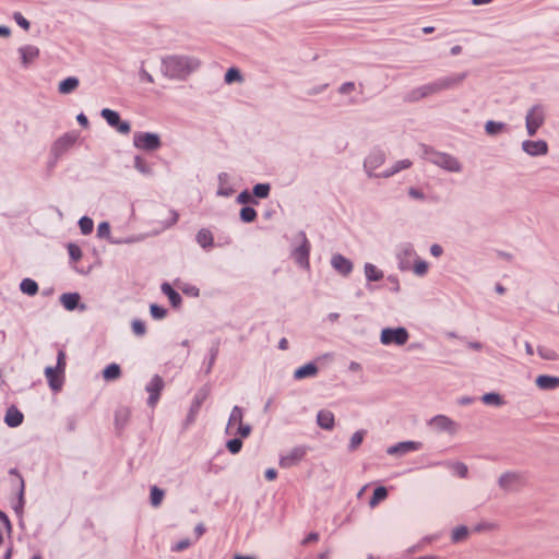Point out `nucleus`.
Listing matches in <instances>:
<instances>
[{
    "instance_id": "obj_1",
    "label": "nucleus",
    "mask_w": 559,
    "mask_h": 559,
    "mask_svg": "<svg viewBox=\"0 0 559 559\" xmlns=\"http://www.w3.org/2000/svg\"><path fill=\"white\" fill-rule=\"evenodd\" d=\"M67 366V356L63 350L58 352L57 365L56 367H47L45 369V376L47 378L49 388L58 392L62 389L64 383V372Z\"/></svg>"
},
{
    "instance_id": "obj_2",
    "label": "nucleus",
    "mask_w": 559,
    "mask_h": 559,
    "mask_svg": "<svg viewBox=\"0 0 559 559\" xmlns=\"http://www.w3.org/2000/svg\"><path fill=\"white\" fill-rule=\"evenodd\" d=\"M425 153H426L427 159L430 163H432L448 171H453V173L461 171V168H462L461 164L455 157H453L447 153L428 151V150H426Z\"/></svg>"
},
{
    "instance_id": "obj_3",
    "label": "nucleus",
    "mask_w": 559,
    "mask_h": 559,
    "mask_svg": "<svg viewBox=\"0 0 559 559\" xmlns=\"http://www.w3.org/2000/svg\"><path fill=\"white\" fill-rule=\"evenodd\" d=\"M199 66L200 61L190 57H171L167 60L168 69L173 70L177 75L188 74Z\"/></svg>"
},
{
    "instance_id": "obj_4",
    "label": "nucleus",
    "mask_w": 559,
    "mask_h": 559,
    "mask_svg": "<svg viewBox=\"0 0 559 559\" xmlns=\"http://www.w3.org/2000/svg\"><path fill=\"white\" fill-rule=\"evenodd\" d=\"M408 332L405 328H396V329H383L381 331L380 341L383 345H404L408 341Z\"/></svg>"
},
{
    "instance_id": "obj_5",
    "label": "nucleus",
    "mask_w": 559,
    "mask_h": 559,
    "mask_svg": "<svg viewBox=\"0 0 559 559\" xmlns=\"http://www.w3.org/2000/svg\"><path fill=\"white\" fill-rule=\"evenodd\" d=\"M526 130L530 136L536 134L537 130L544 124L545 110L542 106L532 107L526 115Z\"/></svg>"
},
{
    "instance_id": "obj_6",
    "label": "nucleus",
    "mask_w": 559,
    "mask_h": 559,
    "mask_svg": "<svg viewBox=\"0 0 559 559\" xmlns=\"http://www.w3.org/2000/svg\"><path fill=\"white\" fill-rule=\"evenodd\" d=\"M133 144L140 150L155 151L160 147V139L155 133L139 132L133 136Z\"/></svg>"
},
{
    "instance_id": "obj_7",
    "label": "nucleus",
    "mask_w": 559,
    "mask_h": 559,
    "mask_svg": "<svg viewBox=\"0 0 559 559\" xmlns=\"http://www.w3.org/2000/svg\"><path fill=\"white\" fill-rule=\"evenodd\" d=\"M307 452L308 449L304 445L293 448L286 454L282 455L280 466L282 468H290L299 464L306 456Z\"/></svg>"
},
{
    "instance_id": "obj_8",
    "label": "nucleus",
    "mask_w": 559,
    "mask_h": 559,
    "mask_svg": "<svg viewBox=\"0 0 559 559\" xmlns=\"http://www.w3.org/2000/svg\"><path fill=\"white\" fill-rule=\"evenodd\" d=\"M102 117L106 120V122L115 128L118 132L122 134H128L131 130L130 123L127 121H121L120 116L117 111L111 110L109 108H105L100 112Z\"/></svg>"
},
{
    "instance_id": "obj_9",
    "label": "nucleus",
    "mask_w": 559,
    "mask_h": 559,
    "mask_svg": "<svg viewBox=\"0 0 559 559\" xmlns=\"http://www.w3.org/2000/svg\"><path fill=\"white\" fill-rule=\"evenodd\" d=\"M439 93L437 82H431L419 87H416L407 93L405 99L407 102H418L425 97Z\"/></svg>"
},
{
    "instance_id": "obj_10",
    "label": "nucleus",
    "mask_w": 559,
    "mask_h": 559,
    "mask_svg": "<svg viewBox=\"0 0 559 559\" xmlns=\"http://www.w3.org/2000/svg\"><path fill=\"white\" fill-rule=\"evenodd\" d=\"M163 388L164 381L159 376H154L146 385V391L150 393L148 404L151 406H155L158 402Z\"/></svg>"
},
{
    "instance_id": "obj_11",
    "label": "nucleus",
    "mask_w": 559,
    "mask_h": 559,
    "mask_svg": "<svg viewBox=\"0 0 559 559\" xmlns=\"http://www.w3.org/2000/svg\"><path fill=\"white\" fill-rule=\"evenodd\" d=\"M332 267L343 276H347L353 271V263L350 260L340 253H335L331 258Z\"/></svg>"
},
{
    "instance_id": "obj_12",
    "label": "nucleus",
    "mask_w": 559,
    "mask_h": 559,
    "mask_svg": "<svg viewBox=\"0 0 559 559\" xmlns=\"http://www.w3.org/2000/svg\"><path fill=\"white\" fill-rule=\"evenodd\" d=\"M523 151L531 156L546 155L548 145L545 141H524L522 143Z\"/></svg>"
},
{
    "instance_id": "obj_13",
    "label": "nucleus",
    "mask_w": 559,
    "mask_h": 559,
    "mask_svg": "<svg viewBox=\"0 0 559 559\" xmlns=\"http://www.w3.org/2000/svg\"><path fill=\"white\" fill-rule=\"evenodd\" d=\"M421 448L420 442L416 441H404L400 442L395 445H392L388 449V454L395 455V454H405L408 452L417 451Z\"/></svg>"
},
{
    "instance_id": "obj_14",
    "label": "nucleus",
    "mask_w": 559,
    "mask_h": 559,
    "mask_svg": "<svg viewBox=\"0 0 559 559\" xmlns=\"http://www.w3.org/2000/svg\"><path fill=\"white\" fill-rule=\"evenodd\" d=\"M465 79V73H459V74H452L445 78H441L439 80H436L439 92L444 90H450L463 82Z\"/></svg>"
},
{
    "instance_id": "obj_15",
    "label": "nucleus",
    "mask_w": 559,
    "mask_h": 559,
    "mask_svg": "<svg viewBox=\"0 0 559 559\" xmlns=\"http://www.w3.org/2000/svg\"><path fill=\"white\" fill-rule=\"evenodd\" d=\"M76 139L78 136L75 134H72V133H67V134H63L62 136H60L55 145H53V151L56 154H63L64 152H67L71 146L74 145V143L76 142Z\"/></svg>"
},
{
    "instance_id": "obj_16",
    "label": "nucleus",
    "mask_w": 559,
    "mask_h": 559,
    "mask_svg": "<svg viewBox=\"0 0 559 559\" xmlns=\"http://www.w3.org/2000/svg\"><path fill=\"white\" fill-rule=\"evenodd\" d=\"M430 425L438 430H444L449 432H454L456 430L455 423L444 415L435 416L430 420Z\"/></svg>"
},
{
    "instance_id": "obj_17",
    "label": "nucleus",
    "mask_w": 559,
    "mask_h": 559,
    "mask_svg": "<svg viewBox=\"0 0 559 559\" xmlns=\"http://www.w3.org/2000/svg\"><path fill=\"white\" fill-rule=\"evenodd\" d=\"M309 252H310V243L307 239L304 240L302 245L295 250L294 257L296 262L302 266L309 267Z\"/></svg>"
},
{
    "instance_id": "obj_18",
    "label": "nucleus",
    "mask_w": 559,
    "mask_h": 559,
    "mask_svg": "<svg viewBox=\"0 0 559 559\" xmlns=\"http://www.w3.org/2000/svg\"><path fill=\"white\" fill-rule=\"evenodd\" d=\"M23 66L27 67L39 56V49L36 46L27 45L19 49Z\"/></svg>"
},
{
    "instance_id": "obj_19",
    "label": "nucleus",
    "mask_w": 559,
    "mask_h": 559,
    "mask_svg": "<svg viewBox=\"0 0 559 559\" xmlns=\"http://www.w3.org/2000/svg\"><path fill=\"white\" fill-rule=\"evenodd\" d=\"M242 417H243L242 409L239 406H234V408L231 409L228 423H227V427H226V432L228 435L235 433L234 430L237 429V427L240 424H242Z\"/></svg>"
},
{
    "instance_id": "obj_20",
    "label": "nucleus",
    "mask_w": 559,
    "mask_h": 559,
    "mask_svg": "<svg viewBox=\"0 0 559 559\" xmlns=\"http://www.w3.org/2000/svg\"><path fill=\"white\" fill-rule=\"evenodd\" d=\"M540 390H555L559 386V377L542 374L535 380Z\"/></svg>"
},
{
    "instance_id": "obj_21",
    "label": "nucleus",
    "mask_w": 559,
    "mask_h": 559,
    "mask_svg": "<svg viewBox=\"0 0 559 559\" xmlns=\"http://www.w3.org/2000/svg\"><path fill=\"white\" fill-rule=\"evenodd\" d=\"M23 414L16 407L12 406L7 411L4 423L9 427H17L23 423Z\"/></svg>"
},
{
    "instance_id": "obj_22",
    "label": "nucleus",
    "mask_w": 559,
    "mask_h": 559,
    "mask_svg": "<svg viewBox=\"0 0 559 559\" xmlns=\"http://www.w3.org/2000/svg\"><path fill=\"white\" fill-rule=\"evenodd\" d=\"M521 483V477L518 474L514 473H506L500 476L499 478V485L503 489H513L515 486H518Z\"/></svg>"
},
{
    "instance_id": "obj_23",
    "label": "nucleus",
    "mask_w": 559,
    "mask_h": 559,
    "mask_svg": "<svg viewBox=\"0 0 559 559\" xmlns=\"http://www.w3.org/2000/svg\"><path fill=\"white\" fill-rule=\"evenodd\" d=\"M317 373H318V367L314 364L309 362V364H306V365L299 367L298 369H296L294 372V378L296 380H301L305 378L313 377Z\"/></svg>"
},
{
    "instance_id": "obj_24",
    "label": "nucleus",
    "mask_w": 559,
    "mask_h": 559,
    "mask_svg": "<svg viewBox=\"0 0 559 559\" xmlns=\"http://www.w3.org/2000/svg\"><path fill=\"white\" fill-rule=\"evenodd\" d=\"M318 425L326 430H331L334 427V415L330 411H320L317 415Z\"/></svg>"
},
{
    "instance_id": "obj_25",
    "label": "nucleus",
    "mask_w": 559,
    "mask_h": 559,
    "mask_svg": "<svg viewBox=\"0 0 559 559\" xmlns=\"http://www.w3.org/2000/svg\"><path fill=\"white\" fill-rule=\"evenodd\" d=\"M79 84L80 81L78 78L69 76L59 83L58 91L60 94L67 95L75 91Z\"/></svg>"
},
{
    "instance_id": "obj_26",
    "label": "nucleus",
    "mask_w": 559,
    "mask_h": 559,
    "mask_svg": "<svg viewBox=\"0 0 559 559\" xmlns=\"http://www.w3.org/2000/svg\"><path fill=\"white\" fill-rule=\"evenodd\" d=\"M384 163V154L382 152L371 153L365 160V167L374 170Z\"/></svg>"
},
{
    "instance_id": "obj_27",
    "label": "nucleus",
    "mask_w": 559,
    "mask_h": 559,
    "mask_svg": "<svg viewBox=\"0 0 559 559\" xmlns=\"http://www.w3.org/2000/svg\"><path fill=\"white\" fill-rule=\"evenodd\" d=\"M80 301V295L76 293H67L61 295L60 302L67 310H74Z\"/></svg>"
},
{
    "instance_id": "obj_28",
    "label": "nucleus",
    "mask_w": 559,
    "mask_h": 559,
    "mask_svg": "<svg viewBox=\"0 0 559 559\" xmlns=\"http://www.w3.org/2000/svg\"><path fill=\"white\" fill-rule=\"evenodd\" d=\"M197 241L202 248L206 249L213 246L214 238L209 229L202 228L197 235Z\"/></svg>"
},
{
    "instance_id": "obj_29",
    "label": "nucleus",
    "mask_w": 559,
    "mask_h": 559,
    "mask_svg": "<svg viewBox=\"0 0 559 559\" xmlns=\"http://www.w3.org/2000/svg\"><path fill=\"white\" fill-rule=\"evenodd\" d=\"M121 376V370L119 365L110 364L103 370V377L106 381H114L119 379Z\"/></svg>"
},
{
    "instance_id": "obj_30",
    "label": "nucleus",
    "mask_w": 559,
    "mask_h": 559,
    "mask_svg": "<svg viewBox=\"0 0 559 559\" xmlns=\"http://www.w3.org/2000/svg\"><path fill=\"white\" fill-rule=\"evenodd\" d=\"M162 292L169 298V301L174 307H177L181 302L180 295L168 284L164 283L162 285Z\"/></svg>"
},
{
    "instance_id": "obj_31",
    "label": "nucleus",
    "mask_w": 559,
    "mask_h": 559,
    "mask_svg": "<svg viewBox=\"0 0 559 559\" xmlns=\"http://www.w3.org/2000/svg\"><path fill=\"white\" fill-rule=\"evenodd\" d=\"M388 498V490L385 487L380 486L377 487L373 491V495L369 501L370 508H376L380 502L384 501Z\"/></svg>"
},
{
    "instance_id": "obj_32",
    "label": "nucleus",
    "mask_w": 559,
    "mask_h": 559,
    "mask_svg": "<svg viewBox=\"0 0 559 559\" xmlns=\"http://www.w3.org/2000/svg\"><path fill=\"white\" fill-rule=\"evenodd\" d=\"M365 275L368 281H380L383 278V272L371 263L365 264Z\"/></svg>"
},
{
    "instance_id": "obj_33",
    "label": "nucleus",
    "mask_w": 559,
    "mask_h": 559,
    "mask_svg": "<svg viewBox=\"0 0 559 559\" xmlns=\"http://www.w3.org/2000/svg\"><path fill=\"white\" fill-rule=\"evenodd\" d=\"M20 289L28 296H34L38 292V285L32 278H24L20 284Z\"/></svg>"
},
{
    "instance_id": "obj_34",
    "label": "nucleus",
    "mask_w": 559,
    "mask_h": 559,
    "mask_svg": "<svg viewBox=\"0 0 559 559\" xmlns=\"http://www.w3.org/2000/svg\"><path fill=\"white\" fill-rule=\"evenodd\" d=\"M365 435H366V431L365 430H358L356 431L352 438H350V441H349V450L350 451H355L356 449H358V447L364 441V438H365Z\"/></svg>"
},
{
    "instance_id": "obj_35",
    "label": "nucleus",
    "mask_w": 559,
    "mask_h": 559,
    "mask_svg": "<svg viewBox=\"0 0 559 559\" xmlns=\"http://www.w3.org/2000/svg\"><path fill=\"white\" fill-rule=\"evenodd\" d=\"M537 353L543 359L546 360H557L559 357L556 350L546 346H539L537 348Z\"/></svg>"
},
{
    "instance_id": "obj_36",
    "label": "nucleus",
    "mask_w": 559,
    "mask_h": 559,
    "mask_svg": "<svg viewBox=\"0 0 559 559\" xmlns=\"http://www.w3.org/2000/svg\"><path fill=\"white\" fill-rule=\"evenodd\" d=\"M240 218L245 223H251L257 218V211L250 206L242 207L240 210Z\"/></svg>"
},
{
    "instance_id": "obj_37",
    "label": "nucleus",
    "mask_w": 559,
    "mask_h": 559,
    "mask_svg": "<svg viewBox=\"0 0 559 559\" xmlns=\"http://www.w3.org/2000/svg\"><path fill=\"white\" fill-rule=\"evenodd\" d=\"M468 536V530L466 526H457L452 531V540L454 543L462 542Z\"/></svg>"
},
{
    "instance_id": "obj_38",
    "label": "nucleus",
    "mask_w": 559,
    "mask_h": 559,
    "mask_svg": "<svg viewBox=\"0 0 559 559\" xmlns=\"http://www.w3.org/2000/svg\"><path fill=\"white\" fill-rule=\"evenodd\" d=\"M225 82L227 84H231L234 82H242V76H241L239 70L236 68L228 69L225 74Z\"/></svg>"
},
{
    "instance_id": "obj_39",
    "label": "nucleus",
    "mask_w": 559,
    "mask_h": 559,
    "mask_svg": "<svg viewBox=\"0 0 559 559\" xmlns=\"http://www.w3.org/2000/svg\"><path fill=\"white\" fill-rule=\"evenodd\" d=\"M164 498V491L156 486L151 488V503L153 507H158Z\"/></svg>"
},
{
    "instance_id": "obj_40",
    "label": "nucleus",
    "mask_w": 559,
    "mask_h": 559,
    "mask_svg": "<svg viewBox=\"0 0 559 559\" xmlns=\"http://www.w3.org/2000/svg\"><path fill=\"white\" fill-rule=\"evenodd\" d=\"M270 193V185L267 183H258L253 187V194L258 198L264 199Z\"/></svg>"
},
{
    "instance_id": "obj_41",
    "label": "nucleus",
    "mask_w": 559,
    "mask_h": 559,
    "mask_svg": "<svg viewBox=\"0 0 559 559\" xmlns=\"http://www.w3.org/2000/svg\"><path fill=\"white\" fill-rule=\"evenodd\" d=\"M79 225H80V229H81L82 234H84V235L91 234L93 230V227H94L93 221L86 216H84L80 219Z\"/></svg>"
},
{
    "instance_id": "obj_42",
    "label": "nucleus",
    "mask_w": 559,
    "mask_h": 559,
    "mask_svg": "<svg viewBox=\"0 0 559 559\" xmlns=\"http://www.w3.org/2000/svg\"><path fill=\"white\" fill-rule=\"evenodd\" d=\"M412 166V162L409 159H403L395 164L394 168L391 171L385 173L384 177H390L396 173H399L402 169L409 168Z\"/></svg>"
},
{
    "instance_id": "obj_43",
    "label": "nucleus",
    "mask_w": 559,
    "mask_h": 559,
    "mask_svg": "<svg viewBox=\"0 0 559 559\" xmlns=\"http://www.w3.org/2000/svg\"><path fill=\"white\" fill-rule=\"evenodd\" d=\"M485 129L488 134H497L504 129V124L501 122L488 121Z\"/></svg>"
},
{
    "instance_id": "obj_44",
    "label": "nucleus",
    "mask_w": 559,
    "mask_h": 559,
    "mask_svg": "<svg viewBox=\"0 0 559 559\" xmlns=\"http://www.w3.org/2000/svg\"><path fill=\"white\" fill-rule=\"evenodd\" d=\"M68 252H69L70 258L75 262L82 258V250L75 243L68 245Z\"/></svg>"
},
{
    "instance_id": "obj_45",
    "label": "nucleus",
    "mask_w": 559,
    "mask_h": 559,
    "mask_svg": "<svg viewBox=\"0 0 559 559\" xmlns=\"http://www.w3.org/2000/svg\"><path fill=\"white\" fill-rule=\"evenodd\" d=\"M242 448V441L240 439H231L227 442V449L230 453L237 454Z\"/></svg>"
},
{
    "instance_id": "obj_46",
    "label": "nucleus",
    "mask_w": 559,
    "mask_h": 559,
    "mask_svg": "<svg viewBox=\"0 0 559 559\" xmlns=\"http://www.w3.org/2000/svg\"><path fill=\"white\" fill-rule=\"evenodd\" d=\"M452 471L455 475L462 478L466 477L468 472L467 466L460 462L452 465Z\"/></svg>"
},
{
    "instance_id": "obj_47",
    "label": "nucleus",
    "mask_w": 559,
    "mask_h": 559,
    "mask_svg": "<svg viewBox=\"0 0 559 559\" xmlns=\"http://www.w3.org/2000/svg\"><path fill=\"white\" fill-rule=\"evenodd\" d=\"M132 331L134 334L139 336L144 335L146 331L144 322L141 320H134L132 322Z\"/></svg>"
},
{
    "instance_id": "obj_48",
    "label": "nucleus",
    "mask_w": 559,
    "mask_h": 559,
    "mask_svg": "<svg viewBox=\"0 0 559 559\" xmlns=\"http://www.w3.org/2000/svg\"><path fill=\"white\" fill-rule=\"evenodd\" d=\"M150 310L154 319H163L166 316V310L157 305H151Z\"/></svg>"
},
{
    "instance_id": "obj_49",
    "label": "nucleus",
    "mask_w": 559,
    "mask_h": 559,
    "mask_svg": "<svg viewBox=\"0 0 559 559\" xmlns=\"http://www.w3.org/2000/svg\"><path fill=\"white\" fill-rule=\"evenodd\" d=\"M483 401L486 404H495V405H500L501 404V399L496 393H487V394H485L483 396Z\"/></svg>"
},
{
    "instance_id": "obj_50",
    "label": "nucleus",
    "mask_w": 559,
    "mask_h": 559,
    "mask_svg": "<svg viewBox=\"0 0 559 559\" xmlns=\"http://www.w3.org/2000/svg\"><path fill=\"white\" fill-rule=\"evenodd\" d=\"M13 19L22 28L29 29V22L20 12H15Z\"/></svg>"
},
{
    "instance_id": "obj_51",
    "label": "nucleus",
    "mask_w": 559,
    "mask_h": 559,
    "mask_svg": "<svg viewBox=\"0 0 559 559\" xmlns=\"http://www.w3.org/2000/svg\"><path fill=\"white\" fill-rule=\"evenodd\" d=\"M428 270V264L425 261H416L414 264V272L417 275H425Z\"/></svg>"
},
{
    "instance_id": "obj_52",
    "label": "nucleus",
    "mask_w": 559,
    "mask_h": 559,
    "mask_svg": "<svg viewBox=\"0 0 559 559\" xmlns=\"http://www.w3.org/2000/svg\"><path fill=\"white\" fill-rule=\"evenodd\" d=\"M234 435H240L242 438H246L250 435L251 428L248 425L240 424L237 429L234 430Z\"/></svg>"
},
{
    "instance_id": "obj_53",
    "label": "nucleus",
    "mask_w": 559,
    "mask_h": 559,
    "mask_svg": "<svg viewBox=\"0 0 559 559\" xmlns=\"http://www.w3.org/2000/svg\"><path fill=\"white\" fill-rule=\"evenodd\" d=\"M134 166L141 173H146L147 171L146 163L141 157H135Z\"/></svg>"
},
{
    "instance_id": "obj_54",
    "label": "nucleus",
    "mask_w": 559,
    "mask_h": 559,
    "mask_svg": "<svg viewBox=\"0 0 559 559\" xmlns=\"http://www.w3.org/2000/svg\"><path fill=\"white\" fill-rule=\"evenodd\" d=\"M319 540V534L318 533H310L308 536L301 542L304 546L317 543Z\"/></svg>"
},
{
    "instance_id": "obj_55",
    "label": "nucleus",
    "mask_w": 559,
    "mask_h": 559,
    "mask_svg": "<svg viewBox=\"0 0 559 559\" xmlns=\"http://www.w3.org/2000/svg\"><path fill=\"white\" fill-rule=\"evenodd\" d=\"M355 90V84L352 82H347L341 85L340 93L348 94Z\"/></svg>"
},
{
    "instance_id": "obj_56",
    "label": "nucleus",
    "mask_w": 559,
    "mask_h": 559,
    "mask_svg": "<svg viewBox=\"0 0 559 559\" xmlns=\"http://www.w3.org/2000/svg\"><path fill=\"white\" fill-rule=\"evenodd\" d=\"M190 544L191 543L188 539L181 540L178 544H176V546L173 547V550L182 551L187 549L190 546Z\"/></svg>"
},
{
    "instance_id": "obj_57",
    "label": "nucleus",
    "mask_w": 559,
    "mask_h": 559,
    "mask_svg": "<svg viewBox=\"0 0 559 559\" xmlns=\"http://www.w3.org/2000/svg\"><path fill=\"white\" fill-rule=\"evenodd\" d=\"M237 199L239 203H247L251 201V195L247 191H243L238 195Z\"/></svg>"
},
{
    "instance_id": "obj_58",
    "label": "nucleus",
    "mask_w": 559,
    "mask_h": 559,
    "mask_svg": "<svg viewBox=\"0 0 559 559\" xmlns=\"http://www.w3.org/2000/svg\"><path fill=\"white\" fill-rule=\"evenodd\" d=\"M277 476V473L274 468H269L265 472V478L270 481L274 480Z\"/></svg>"
},
{
    "instance_id": "obj_59",
    "label": "nucleus",
    "mask_w": 559,
    "mask_h": 559,
    "mask_svg": "<svg viewBox=\"0 0 559 559\" xmlns=\"http://www.w3.org/2000/svg\"><path fill=\"white\" fill-rule=\"evenodd\" d=\"M430 252L433 257H440L442 253V248L439 245H432L430 248Z\"/></svg>"
},
{
    "instance_id": "obj_60",
    "label": "nucleus",
    "mask_w": 559,
    "mask_h": 559,
    "mask_svg": "<svg viewBox=\"0 0 559 559\" xmlns=\"http://www.w3.org/2000/svg\"><path fill=\"white\" fill-rule=\"evenodd\" d=\"M98 234L99 235L109 234V225L107 223L99 224Z\"/></svg>"
},
{
    "instance_id": "obj_61",
    "label": "nucleus",
    "mask_w": 559,
    "mask_h": 559,
    "mask_svg": "<svg viewBox=\"0 0 559 559\" xmlns=\"http://www.w3.org/2000/svg\"><path fill=\"white\" fill-rule=\"evenodd\" d=\"M78 121L80 124H82L83 127H87L88 124V119L87 117L84 115V114H80L78 117H76Z\"/></svg>"
},
{
    "instance_id": "obj_62",
    "label": "nucleus",
    "mask_w": 559,
    "mask_h": 559,
    "mask_svg": "<svg viewBox=\"0 0 559 559\" xmlns=\"http://www.w3.org/2000/svg\"><path fill=\"white\" fill-rule=\"evenodd\" d=\"M409 195L413 197V198H416V199H421L423 198V193L419 192L418 190L416 189H409Z\"/></svg>"
},
{
    "instance_id": "obj_63",
    "label": "nucleus",
    "mask_w": 559,
    "mask_h": 559,
    "mask_svg": "<svg viewBox=\"0 0 559 559\" xmlns=\"http://www.w3.org/2000/svg\"><path fill=\"white\" fill-rule=\"evenodd\" d=\"M194 531H195V534H197V538H200L203 535L205 530H204L202 524H199V525H197Z\"/></svg>"
},
{
    "instance_id": "obj_64",
    "label": "nucleus",
    "mask_w": 559,
    "mask_h": 559,
    "mask_svg": "<svg viewBox=\"0 0 559 559\" xmlns=\"http://www.w3.org/2000/svg\"><path fill=\"white\" fill-rule=\"evenodd\" d=\"M278 347L282 349V350H285L288 348V341L286 338H282L278 343Z\"/></svg>"
}]
</instances>
